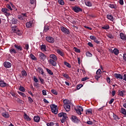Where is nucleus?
Here are the masks:
<instances>
[{
  "instance_id": "obj_1",
  "label": "nucleus",
  "mask_w": 126,
  "mask_h": 126,
  "mask_svg": "<svg viewBox=\"0 0 126 126\" xmlns=\"http://www.w3.org/2000/svg\"><path fill=\"white\" fill-rule=\"evenodd\" d=\"M58 117H59L60 118H62V119L60 120L62 124H63L64 122L67 121V119H68V117H67L66 113L63 112L59 113L58 114Z\"/></svg>"
},
{
  "instance_id": "obj_2",
  "label": "nucleus",
  "mask_w": 126,
  "mask_h": 126,
  "mask_svg": "<svg viewBox=\"0 0 126 126\" xmlns=\"http://www.w3.org/2000/svg\"><path fill=\"white\" fill-rule=\"evenodd\" d=\"M51 112L53 113V114H55L57 115L58 114V106L55 104H52L50 106Z\"/></svg>"
},
{
  "instance_id": "obj_3",
  "label": "nucleus",
  "mask_w": 126,
  "mask_h": 126,
  "mask_svg": "<svg viewBox=\"0 0 126 126\" xmlns=\"http://www.w3.org/2000/svg\"><path fill=\"white\" fill-rule=\"evenodd\" d=\"M101 73H102V71H101L100 69H98L96 72V75L94 76L97 81H98L99 78L101 77Z\"/></svg>"
},
{
  "instance_id": "obj_4",
  "label": "nucleus",
  "mask_w": 126,
  "mask_h": 126,
  "mask_svg": "<svg viewBox=\"0 0 126 126\" xmlns=\"http://www.w3.org/2000/svg\"><path fill=\"white\" fill-rule=\"evenodd\" d=\"M71 121H72L73 123H75V124H78V123L80 122L77 117L73 115L71 117Z\"/></svg>"
},
{
  "instance_id": "obj_5",
  "label": "nucleus",
  "mask_w": 126,
  "mask_h": 126,
  "mask_svg": "<svg viewBox=\"0 0 126 126\" xmlns=\"http://www.w3.org/2000/svg\"><path fill=\"white\" fill-rule=\"evenodd\" d=\"M72 10H74L75 12H76V13H78V12H82V9H81L80 7L75 6L74 7H72Z\"/></svg>"
},
{
  "instance_id": "obj_6",
  "label": "nucleus",
  "mask_w": 126,
  "mask_h": 126,
  "mask_svg": "<svg viewBox=\"0 0 126 126\" xmlns=\"http://www.w3.org/2000/svg\"><path fill=\"white\" fill-rule=\"evenodd\" d=\"M61 30L63 32V33H65L66 35H68V34L70 33L69 31L64 27H61Z\"/></svg>"
},
{
  "instance_id": "obj_7",
  "label": "nucleus",
  "mask_w": 126,
  "mask_h": 126,
  "mask_svg": "<svg viewBox=\"0 0 126 126\" xmlns=\"http://www.w3.org/2000/svg\"><path fill=\"white\" fill-rule=\"evenodd\" d=\"M46 40L47 42L51 43V44L55 42V39L51 36H47L46 37Z\"/></svg>"
},
{
  "instance_id": "obj_8",
  "label": "nucleus",
  "mask_w": 126,
  "mask_h": 126,
  "mask_svg": "<svg viewBox=\"0 0 126 126\" xmlns=\"http://www.w3.org/2000/svg\"><path fill=\"white\" fill-rule=\"evenodd\" d=\"M57 60H53V59H49L48 63L53 66H56L57 65Z\"/></svg>"
},
{
  "instance_id": "obj_9",
  "label": "nucleus",
  "mask_w": 126,
  "mask_h": 126,
  "mask_svg": "<svg viewBox=\"0 0 126 126\" xmlns=\"http://www.w3.org/2000/svg\"><path fill=\"white\" fill-rule=\"evenodd\" d=\"M25 17H27V14L26 13H22L18 16V18L21 19V20H24Z\"/></svg>"
},
{
  "instance_id": "obj_10",
  "label": "nucleus",
  "mask_w": 126,
  "mask_h": 126,
  "mask_svg": "<svg viewBox=\"0 0 126 126\" xmlns=\"http://www.w3.org/2000/svg\"><path fill=\"white\" fill-rule=\"evenodd\" d=\"M26 26L27 28H31L33 26V22L32 21H30L28 22L26 24Z\"/></svg>"
},
{
  "instance_id": "obj_11",
  "label": "nucleus",
  "mask_w": 126,
  "mask_h": 126,
  "mask_svg": "<svg viewBox=\"0 0 126 126\" xmlns=\"http://www.w3.org/2000/svg\"><path fill=\"white\" fill-rule=\"evenodd\" d=\"M120 36L121 39L123 41H126V34H125L123 32H121L120 33Z\"/></svg>"
},
{
  "instance_id": "obj_12",
  "label": "nucleus",
  "mask_w": 126,
  "mask_h": 126,
  "mask_svg": "<svg viewBox=\"0 0 126 126\" xmlns=\"http://www.w3.org/2000/svg\"><path fill=\"white\" fill-rule=\"evenodd\" d=\"M4 67L6 68H9V67H11V64L9 62H5L3 63Z\"/></svg>"
},
{
  "instance_id": "obj_13",
  "label": "nucleus",
  "mask_w": 126,
  "mask_h": 126,
  "mask_svg": "<svg viewBox=\"0 0 126 126\" xmlns=\"http://www.w3.org/2000/svg\"><path fill=\"white\" fill-rule=\"evenodd\" d=\"M49 58L50 60H52L53 61H58V58L57 57V56L55 54H51L49 56Z\"/></svg>"
},
{
  "instance_id": "obj_14",
  "label": "nucleus",
  "mask_w": 126,
  "mask_h": 126,
  "mask_svg": "<svg viewBox=\"0 0 126 126\" xmlns=\"http://www.w3.org/2000/svg\"><path fill=\"white\" fill-rule=\"evenodd\" d=\"M46 55L43 53H40L39 54V58L41 61H45L46 60Z\"/></svg>"
},
{
  "instance_id": "obj_15",
  "label": "nucleus",
  "mask_w": 126,
  "mask_h": 126,
  "mask_svg": "<svg viewBox=\"0 0 126 126\" xmlns=\"http://www.w3.org/2000/svg\"><path fill=\"white\" fill-rule=\"evenodd\" d=\"M63 107L66 112H69L70 111V104L63 105Z\"/></svg>"
},
{
  "instance_id": "obj_16",
  "label": "nucleus",
  "mask_w": 126,
  "mask_h": 126,
  "mask_svg": "<svg viewBox=\"0 0 126 126\" xmlns=\"http://www.w3.org/2000/svg\"><path fill=\"white\" fill-rule=\"evenodd\" d=\"M40 120H41L40 116L37 115L34 117L33 120L35 123H39V122H40Z\"/></svg>"
},
{
  "instance_id": "obj_17",
  "label": "nucleus",
  "mask_w": 126,
  "mask_h": 126,
  "mask_svg": "<svg viewBox=\"0 0 126 126\" xmlns=\"http://www.w3.org/2000/svg\"><path fill=\"white\" fill-rule=\"evenodd\" d=\"M114 76H115V77H116V78H117V79H124L123 76H122V75H121V74L115 73V74H114Z\"/></svg>"
},
{
  "instance_id": "obj_18",
  "label": "nucleus",
  "mask_w": 126,
  "mask_h": 126,
  "mask_svg": "<svg viewBox=\"0 0 126 126\" xmlns=\"http://www.w3.org/2000/svg\"><path fill=\"white\" fill-rule=\"evenodd\" d=\"M14 46L16 48V49L17 50V51H22V50H23V49L22 48V46H21V45L15 44Z\"/></svg>"
},
{
  "instance_id": "obj_19",
  "label": "nucleus",
  "mask_w": 126,
  "mask_h": 126,
  "mask_svg": "<svg viewBox=\"0 0 126 126\" xmlns=\"http://www.w3.org/2000/svg\"><path fill=\"white\" fill-rule=\"evenodd\" d=\"M37 71H38V72L40 73V74H42V75H44V70L43 69V68H41V67H38L37 68Z\"/></svg>"
},
{
  "instance_id": "obj_20",
  "label": "nucleus",
  "mask_w": 126,
  "mask_h": 126,
  "mask_svg": "<svg viewBox=\"0 0 126 126\" xmlns=\"http://www.w3.org/2000/svg\"><path fill=\"white\" fill-rule=\"evenodd\" d=\"M106 16L108 20H110V21H114V17H113L112 15L107 14Z\"/></svg>"
},
{
  "instance_id": "obj_21",
  "label": "nucleus",
  "mask_w": 126,
  "mask_h": 126,
  "mask_svg": "<svg viewBox=\"0 0 126 126\" xmlns=\"http://www.w3.org/2000/svg\"><path fill=\"white\" fill-rule=\"evenodd\" d=\"M6 85V83L4 82V81H0V87H5Z\"/></svg>"
},
{
  "instance_id": "obj_22",
  "label": "nucleus",
  "mask_w": 126,
  "mask_h": 126,
  "mask_svg": "<svg viewBox=\"0 0 126 126\" xmlns=\"http://www.w3.org/2000/svg\"><path fill=\"white\" fill-rule=\"evenodd\" d=\"M113 54H114L116 56H118V55L120 54V51L117 48H114L113 50Z\"/></svg>"
},
{
  "instance_id": "obj_23",
  "label": "nucleus",
  "mask_w": 126,
  "mask_h": 126,
  "mask_svg": "<svg viewBox=\"0 0 126 126\" xmlns=\"http://www.w3.org/2000/svg\"><path fill=\"white\" fill-rule=\"evenodd\" d=\"M92 112H93L92 109H91V108L87 109V110H86V115L92 114Z\"/></svg>"
},
{
  "instance_id": "obj_24",
  "label": "nucleus",
  "mask_w": 126,
  "mask_h": 126,
  "mask_svg": "<svg viewBox=\"0 0 126 126\" xmlns=\"http://www.w3.org/2000/svg\"><path fill=\"white\" fill-rule=\"evenodd\" d=\"M15 33H16L17 35H18V36H21L22 34H23L22 31H21L19 29H18Z\"/></svg>"
},
{
  "instance_id": "obj_25",
  "label": "nucleus",
  "mask_w": 126,
  "mask_h": 126,
  "mask_svg": "<svg viewBox=\"0 0 126 126\" xmlns=\"http://www.w3.org/2000/svg\"><path fill=\"white\" fill-rule=\"evenodd\" d=\"M11 29L13 33H15V32L18 30V28H17V26H14L11 27Z\"/></svg>"
},
{
  "instance_id": "obj_26",
  "label": "nucleus",
  "mask_w": 126,
  "mask_h": 126,
  "mask_svg": "<svg viewBox=\"0 0 126 126\" xmlns=\"http://www.w3.org/2000/svg\"><path fill=\"white\" fill-rule=\"evenodd\" d=\"M9 52L10 53V54L11 55H13L14 54H17V52H16V50H15V49H14V48H12L11 49L9 50Z\"/></svg>"
},
{
  "instance_id": "obj_27",
  "label": "nucleus",
  "mask_w": 126,
  "mask_h": 126,
  "mask_svg": "<svg viewBox=\"0 0 126 126\" xmlns=\"http://www.w3.org/2000/svg\"><path fill=\"white\" fill-rule=\"evenodd\" d=\"M24 118L25 120H27V121H28L29 122H30V121H31V118H30V117H29V116H28V115L26 114H25V115H24Z\"/></svg>"
},
{
  "instance_id": "obj_28",
  "label": "nucleus",
  "mask_w": 126,
  "mask_h": 126,
  "mask_svg": "<svg viewBox=\"0 0 126 126\" xmlns=\"http://www.w3.org/2000/svg\"><path fill=\"white\" fill-rule=\"evenodd\" d=\"M2 117H4V118H9V115H8V113L7 112H3L2 113Z\"/></svg>"
},
{
  "instance_id": "obj_29",
  "label": "nucleus",
  "mask_w": 126,
  "mask_h": 126,
  "mask_svg": "<svg viewBox=\"0 0 126 126\" xmlns=\"http://www.w3.org/2000/svg\"><path fill=\"white\" fill-rule=\"evenodd\" d=\"M40 50H41L42 51V52H46V51H47L46 50V45H42L40 46Z\"/></svg>"
},
{
  "instance_id": "obj_30",
  "label": "nucleus",
  "mask_w": 126,
  "mask_h": 126,
  "mask_svg": "<svg viewBox=\"0 0 126 126\" xmlns=\"http://www.w3.org/2000/svg\"><path fill=\"white\" fill-rule=\"evenodd\" d=\"M46 71H47V73H48V74H50V75H54V73L53 72V71H52V70L48 68H46Z\"/></svg>"
},
{
  "instance_id": "obj_31",
  "label": "nucleus",
  "mask_w": 126,
  "mask_h": 126,
  "mask_svg": "<svg viewBox=\"0 0 126 126\" xmlns=\"http://www.w3.org/2000/svg\"><path fill=\"white\" fill-rule=\"evenodd\" d=\"M113 120L115 121H118L120 120V118L117 116V115L115 114V113H113Z\"/></svg>"
},
{
  "instance_id": "obj_32",
  "label": "nucleus",
  "mask_w": 126,
  "mask_h": 126,
  "mask_svg": "<svg viewBox=\"0 0 126 126\" xmlns=\"http://www.w3.org/2000/svg\"><path fill=\"white\" fill-rule=\"evenodd\" d=\"M108 6L110 7V8H114V9H117V5L113 4H109Z\"/></svg>"
},
{
  "instance_id": "obj_33",
  "label": "nucleus",
  "mask_w": 126,
  "mask_h": 126,
  "mask_svg": "<svg viewBox=\"0 0 126 126\" xmlns=\"http://www.w3.org/2000/svg\"><path fill=\"white\" fill-rule=\"evenodd\" d=\"M85 3L87 6H92V3L90 2V1H86Z\"/></svg>"
},
{
  "instance_id": "obj_34",
  "label": "nucleus",
  "mask_w": 126,
  "mask_h": 126,
  "mask_svg": "<svg viewBox=\"0 0 126 126\" xmlns=\"http://www.w3.org/2000/svg\"><path fill=\"white\" fill-rule=\"evenodd\" d=\"M63 105H69L70 103H69V101L67 99H64L63 100Z\"/></svg>"
},
{
  "instance_id": "obj_35",
  "label": "nucleus",
  "mask_w": 126,
  "mask_h": 126,
  "mask_svg": "<svg viewBox=\"0 0 126 126\" xmlns=\"http://www.w3.org/2000/svg\"><path fill=\"white\" fill-rule=\"evenodd\" d=\"M57 53H58V55H60L62 57H63L64 56L63 52L62 51H61L60 50H57Z\"/></svg>"
},
{
  "instance_id": "obj_36",
  "label": "nucleus",
  "mask_w": 126,
  "mask_h": 126,
  "mask_svg": "<svg viewBox=\"0 0 126 126\" xmlns=\"http://www.w3.org/2000/svg\"><path fill=\"white\" fill-rule=\"evenodd\" d=\"M1 11H2V12H4V13H7V12H8V11H9V10H8V9H7L6 8H3L1 9Z\"/></svg>"
},
{
  "instance_id": "obj_37",
  "label": "nucleus",
  "mask_w": 126,
  "mask_h": 126,
  "mask_svg": "<svg viewBox=\"0 0 126 126\" xmlns=\"http://www.w3.org/2000/svg\"><path fill=\"white\" fill-rule=\"evenodd\" d=\"M62 75L63 76V77L66 78V79H69V76L67 73H63Z\"/></svg>"
},
{
  "instance_id": "obj_38",
  "label": "nucleus",
  "mask_w": 126,
  "mask_h": 126,
  "mask_svg": "<svg viewBox=\"0 0 126 126\" xmlns=\"http://www.w3.org/2000/svg\"><path fill=\"white\" fill-rule=\"evenodd\" d=\"M11 22L12 24H17V19H16L12 18Z\"/></svg>"
},
{
  "instance_id": "obj_39",
  "label": "nucleus",
  "mask_w": 126,
  "mask_h": 126,
  "mask_svg": "<svg viewBox=\"0 0 126 126\" xmlns=\"http://www.w3.org/2000/svg\"><path fill=\"white\" fill-rule=\"evenodd\" d=\"M125 91H119L118 95H119V96H121V97H124V93H125Z\"/></svg>"
},
{
  "instance_id": "obj_40",
  "label": "nucleus",
  "mask_w": 126,
  "mask_h": 126,
  "mask_svg": "<svg viewBox=\"0 0 126 126\" xmlns=\"http://www.w3.org/2000/svg\"><path fill=\"white\" fill-rule=\"evenodd\" d=\"M121 112L122 113V114H123V115H125V116H126V109L121 108Z\"/></svg>"
},
{
  "instance_id": "obj_41",
  "label": "nucleus",
  "mask_w": 126,
  "mask_h": 126,
  "mask_svg": "<svg viewBox=\"0 0 126 126\" xmlns=\"http://www.w3.org/2000/svg\"><path fill=\"white\" fill-rule=\"evenodd\" d=\"M30 58L31 59H32V60H33V61H36L37 60V58H36V57L34 56V55L31 54L30 55Z\"/></svg>"
},
{
  "instance_id": "obj_42",
  "label": "nucleus",
  "mask_w": 126,
  "mask_h": 126,
  "mask_svg": "<svg viewBox=\"0 0 126 126\" xmlns=\"http://www.w3.org/2000/svg\"><path fill=\"white\" fill-rule=\"evenodd\" d=\"M102 29H104V30H108V29H110V26L107 25L106 26H104L101 27Z\"/></svg>"
},
{
  "instance_id": "obj_43",
  "label": "nucleus",
  "mask_w": 126,
  "mask_h": 126,
  "mask_svg": "<svg viewBox=\"0 0 126 126\" xmlns=\"http://www.w3.org/2000/svg\"><path fill=\"white\" fill-rule=\"evenodd\" d=\"M22 76H27V72L25 70H22L21 71Z\"/></svg>"
},
{
  "instance_id": "obj_44",
  "label": "nucleus",
  "mask_w": 126,
  "mask_h": 126,
  "mask_svg": "<svg viewBox=\"0 0 126 126\" xmlns=\"http://www.w3.org/2000/svg\"><path fill=\"white\" fill-rule=\"evenodd\" d=\"M18 94H19V95L22 96V97H24L25 98H26V94H24V93H22L21 92H18Z\"/></svg>"
},
{
  "instance_id": "obj_45",
  "label": "nucleus",
  "mask_w": 126,
  "mask_h": 126,
  "mask_svg": "<svg viewBox=\"0 0 126 126\" xmlns=\"http://www.w3.org/2000/svg\"><path fill=\"white\" fill-rule=\"evenodd\" d=\"M58 2L60 5H64V1L63 0H58Z\"/></svg>"
},
{
  "instance_id": "obj_46",
  "label": "nucleus",
  "mask_w": 126,
  "mask_h": 126,
  "mask_svg": "<svg viewBox=\"0 0 126 126\" xmlns=\"http://www.w3.org/2000/svg\"><path fill=\"white\" fill-rule=\"evenodd\" d=\"M20 91H22V92H25V88L22 86H20L19 88Z\"/></svg>"
},
{
  "instance_id": "obj_47",
  "label": "nucleus",
  "mask_w": 126,
  "mask_h": 126,
  "mask_svg": "<svg viewBox=\"0 0 126 126\" xmlns=\"http://www.w3.org/2000/svg\"><path fill=\"white\" fill-rule=\"evenodd\" d=\"M64 64H65V65H66L67 67H69V68L71 67V65H70V64L66 62H64Z\"/></svg>"
},
{
  "instance_id": "obj_48",
  "label": "nucleus",
  "mask_w": 126,
  "mask_h": 126,
  "mask_svg": "<svg viewBox=\"0 0 126 126\" xmlns=\"http://www.w3.org/2000/svg\"><path fill=\"white\" fill-rule=\"evenodd\" d=\"M24 49H25V50H26V51H28V50H29V44H25V47H24Z\"/></svg>"
},
{
  "instance_id": "obj_49",
  "label": "nucleus",
  "mask_w": 126,
  "mask_h": 126,
  "mask_svg": "<svg viewBox=\"0 0 126 126\" xmlns=\"http://www.w3.org/2000/svg\"><path fill=\"white\" fill-rule=\"evenodd\" d=\"M17 101L18 103H20V104H24V101H23L22 100L20 99L19 98H18L17 99Z\"/></svg>"
},
{
  "instance_id": "obj_50",
  "label": "nucleus",
  "mask_w": 126,
  "mask_h": 126,
  "mask_svg": "<svg viewBox=\"0 0 126 126\" xmlns=\"http://www.w3.org/2000/svg\"><path fill=\"white\" fill-rule=\"evenodd\" d=\"M46 125L47 126H53L55 125V123H54L53 122H50V123H47Z\"/></svg>"
},
{
  "instance_id": "obj_51",
  "label": "nucleus",
  "mask_w": 126,
  "mask_h": 126,
  "mask_svg": "<svg viewBox=\"0 0 126 126\" xmlns=\"http://www.w3.org/2000/svg\"><path fill=\"white\" fill-rule=\"evenodd\" d=\"M51 93L54 94V95H58V92H57L56 90H52Z\"/></svg>"
},
{
  "instance_id": "obj_52",
  "label": "nucleus",
  "mask_w": 126,
  "mask_h": 126,
  "mask_svg": "<svg viewBox=\"0 0 126 126\" xmlns=\"http://www.w3.org/2000/svg\"><path fill=\"white\" fill-rule=\"evenodd\" d=\"M48 31H49V27L45 26L43 32H48Z\"/></svg>"
},
{
  "instance_id": "obj_53",
  "label": "nucleus",
  "mask_w": 126,
  "mask_h": 126,
  "mask_svg": "<svg viewBox=\"0 0 126 126\" xmlns=\"http://www.w3.org/2000/svg\"><path fill=\"white\" fill-rule=\"evenodd\" d=\"M28 100H29V103H32L34 102V101L33 100L32 98H31V97H28Z\"/></svg>"
},
{
  "instance_id": "obj_54",
  "label": "nucleus",
  "mask_w": 126,
  "mask_h": 126,
  "mask_svg": "<svg viewBox=\"0 0 126 126\" xmlns=\"http://www.w3.org/2000/svg\"><path fill=\"white\" fill-rule=\"evenodd\" d=\"M86 55L87 57H92V54L90 53L89 52H87Z\"/></svg>"
},
{
  "instance_id": "obj_55",
  "label": "nucleus",
  "mask_w": 126,
  "mask_h": 126,
  "mask_svg": "<svg viewBox=\"0 0 126 126\" xmlns=\"http://www.w3.org/2000/svg\"><path fill=\"white\" fill-rule=\"evenodd\" d=\"M7 8L9 9L10 10H12V8H11V6L9 4H7L6 5Z\"/></svg>"
},
{
  "instance_id": "obj_56",
  "label": "nucleus",
  "mask_w": 126,
  "mask_h": 126,
  "mask_svg": "<svg viewBox=\"0 0 126 126\" xmlns=\"http://www.w3.org/2000/svg\"><path fill=\"white\" fill-rule=\"evenodd\" d=\"M83 86V85H82V84L78 85L77 86V90H79V89H80L81 87H82Z\"/></svg>"
},
{
  "instance_id": "obj_57",
  "label": "nucleus",
  "mask_w": 126,
  "mask_h": 126,
  "mask_svg": "<svg viewBox=\"0 0 126 126\" xmlns=\"http://www.w3.org/2000/svg\"><path fill=\"white\" fill-rule=\"evenodd\" d=\"M74 49L75 50V52H76V53H80V50H79L77 48L74 47Z\"/></svg>"
},
{
  "instance_id": "obj_58",
  "label": "nucleus",
  "mask_w": 126,
  "mask_h": 126,
  "mask_svg": "<svg viewBox=\"0 0 126 126\" xmlns=\"http://www.w3.org/2000/svg\"><path fill=\"white\" fill-rule=\"evenodd\" d=\"M90 38L91 40H93L94 41L96 39V37H95L94 36H93V35H91L90 36Z\"/></svg>"
},
{
  "instance_id": "obj_59",
  "label": "nucleus",
  "mask_w": 126,
  "mask_h": 126,
  "mask_svg": "<svg viewBox=\"0 0 126 126\" xmlns=\"http://www.w3.org/2000/svg\"><path fill=\"white\" fill-rule=\"evenodd\" d=\"M77 109L79 111H80L81 112H83V108H82V107H81V106H78L77 107Z\"/></svg>"
},
{
  "instance_id": "obj_60",
  "label": "nucleus",
  "mask_w": 126,
  "mask_h": 126,
  "mask_svg": "<svg viewBox=\"0 0 126 126\" xmlns=\"http://www.w3.org/2000/svg\"><path fill=\"white\" fill-rule=\"evenodd\" d=\"M107 37L108 38H110V39H113L114 38V36L112 34H109L107 35Z\"/></svg>"
},
{
  "instance_id": "obj_61",
  "label": "nucleus",
  "mask_w": 126,
  "mask_h": 126,
  "mask_svg": "<svg viewBox=\"0 0 126 126\" xmlns=\"http://www.w3.org/2000/svg\"><path fill=\"white\" fill-rule=\"evenodd\" d=\"M89 79V78L88 77H85L84 78H83L82 79V81H86V80Z\"/></svg>"
},
{
  "instance_id": "obj_62",
  "label": "nucleus",
  "mask_w": 126,
  "mask_h": 126,
  "mask_svg": "<svg viewBox=\"0 0 126 126\" xmlns=\"http://www.w3.org/2000/svg\"><path fill=\"white\" fill-rule=\"evenodd\" d=\"M75 111L77 113H78V115H81V111L80 110H79V109H75Z\"/></svg>"
},
{
  "instance_id": "obj_63",
  "label": "nucleus",
  "mask_w": 126,
  "mask_h": 126,
  "mask_svg": "<svg viewBox=\"0 0 126 126\" xmlns=\"http://www.w3.org/2000/svg\"><path fill=\"white\" fill-rule=\"evenodd\" d=\"M86 124H87L88 125H93V122L92 121H88L86 122Z\"/></svg>"
},
{
  "instance_id": "obj_64",
  "label": "nucleus",
  "mask_w": 126,
  "mask_h": 126,
  "mask_svg": "<svg viewBox=\"0 0 126 126\" xmlns=\"http://www.w3.org/2000/svg\"><path fill=\"white\" fill-rule=\"evenodd\" d=\"M123 59L125 62H126V53H124L123 54Z\"/></svg>"
}]
</instances>
